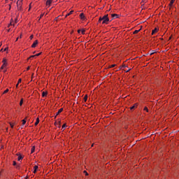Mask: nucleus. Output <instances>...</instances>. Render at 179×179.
I'll list each match as a JSON object with an SVG mask.
<instances>
[{
	"label": "nucleus",
	"instance_id": "16",
	"mask_svg": "<svg viewBox=\"0 0 179 179\" xmlns=\"http://www.w3.org/2000/svg\"><path fill=\"white\" fill-rule=\"evenodd\" d=\"M139 31H141V29L136 30L134 31V34H138V33H139Z\"/></svg>",
	"mask_w": 179,
	"mask_h": 179
},
{
	"label": "nucleus",
	"instance_id": "52",
	"mask_svg": "<svg viewBox=\"0 0 179 179\" xmlns=\"http://www.w3.org/2000/svg\"><path fill=\"white\" fill-rule=\"evenodd\" d=\"M6 2H8V0H6Z\"/></svg>",
	"mask_w": 179,
	"mask_h": 179
},
{
	"label": "nucleus",
	"instance_id": "44",
	"mask_svg": "<svg viewBox=\"0 0 179 179\" xmlns=\"http://www.w3.org/2000/svg\"><path fill=\"white\" fill-rule=\"evenodd\" d=\"M17 86H19V83H17V84L16 85V87H17Z\"/></svg>",
	"mask_w": 179,
	"mask_h": 179
},
{
	"label": "nucleus",
	"instance_id": "22",
	"mask_svg": "<svg viewBox=\"0 0 179 179\" xmlns=\"http://www.w3.org/2000/svg\"><path fill=\"white\" fill-rule=\"evenodd\" d=\"M20 106H23V99H21L20 102Z\"/></svg>",
	"mask_w": 179,
	"mask_h": 179
},
{
	"label": "nucleus",
	"instance_id": "20",
	"mask_svg": "<svg viewBox=\"0 0 179 179\" xmlns=\"http://www.w3.org/2000/svg\"><path fill=\"white\" fill-rule=\"evenodd\" d=\"M8 92H9V89H6V90L3 92V94H5L8 93Z\"/></svg>",
	"mask_w": 179,
	"mask_h": 179
},
{
	"label": "nucleus",
	"instance_id": "50",
	"mask_svg": "<svg viewBox=\"0 0 179 179\" xmlns=\"http://www.w3.org/2000/svg\"><path fill=\"white\" fill-rule=\"evenodd\" d=\"M29 178V177H27L25 179H28Z\"/></svg>",
	"mask_w": 179,
	"mask_h": 179
},
{
	"label": "nucleus",
	"instance_id": "47",
	"mask_svg": "<svg viewBox=\"0 0 179 179\" xmlns=\"http://www.w3.org/2000/svg\"><path fill=\"white\" fill-rule=\"evenodd\" d=\"M17 20L16 19V20H15V23H17Z\"/></svg>",
	"mask_w": 179,
	"mask_h": 179
},
{
	"label": "nucleus",
	"instance_id": "18",
	"mask_svg": "<svg viewBox=\"0 0 179 179\" xmlns=\"http://www.w3.org/2000/svg\"><path fill=\"white\" fill-rule=\"evenodd\" d=\"M66 127V124H64L62 125V129H63V131H64Z\"/></svg>",
	"mask_w": 179,
	"mask_h": 179
},
{
	"label": "nucleus",
	"instance_id": "45",
	"mask_svg": "<svg viewBox=\"0 0 179 179\" xmlns=\"http://www.w3.org/2000/svg\"><path fill=\"white\" fill-rule=\"evenodd\" d=\"M30 8H31V4H29V9H30Z\"/></svg>",
	"mask_w": 179,
	"mask_h": 179
},
{
	"label": "nucleus",
	"instance_id": "21",
	"mask_svg": "<svg viewBox=\"0 0 179 179\" xmlns=\"http://www.w3.org/2000/svg\"><path fill=\"white\" fill-rule=\"evenodd\" d=\"M84 101H87V95L84 96Z\"/></svg>",
	"mask_w": 179,
	"mask_h": 179
},
{
	"label": "nucleus",
	"instance_id": "7",
	"mask_svg": "<svg viewBox=\"0 0 179 179\" xmlns=\"http://www.w3.org/2000/svg\"><path fill=\"white\" fill-rule=\"evenodd\" d=\"M37 170H38V166H34V173L36 174L37 173Z\"/></svg>",
	"mask_w": 179,
	"mask_h": 179
},
{
	"label": "nucleus",
	"instance_id": "43",
	"mask_svg": "<svg viewBox=\"0 0 179 179\" xmlns=\"http://www.w3.org/2000/svg\"><path fill=\"white\" fill-rule=\"evenodd\" d=\"M1 69H3V66H1Z\"/></svg>",
	"mask_w": 179,
	"mask_h": 179
},
{
	"label": "nucleus",
	"instance_id": "8",
	"mask_svg": "<svg viewBox=\"0 0 179 179\" xmlns=\"http://www.w3.org/2000/svg\"><path fill=\"white\" fill-rule=\"evenodd\" d=\"M51 3H52V0H48L46 1L47 6H50V5H51Z\"/></svg>",
	"mask_w": 179,
	"mask_h": 179
},
{
	"label": "nucleus",
	"instance_id": "31",
	"mask_svg": "<svg viewBox=\"0 0 179 179\" xmlns=\"http://www.w3.org/2000/svg\"><path fill=\"white\" fill-rule=\"evenodd\" d=\"M134 108H135V106L130 107V110H134Z\"/></svg>",
	"mask_w": 179,
	"mask_h": 179
},
{
	"label": "nucleus",
	"instance_id": "53",
	"mask_svg": "<svg viewBox=\"0 0 179 179\" xmlns=\"http://www.w3.org/2000/svg\"><path fill=\"white\" fill-rule=\"evenodd\" d=\"M1 51H3V49H1Z\"/></svg>",
	"mask_w": 179,
	"mask_h": 179
},
{
	"label": "nucleus",
	"instance_id": "6",
	"mask_svg": "<svg viewBox=\"0 0 179 179\" xmlns=\"http://www.w3.org/2000/svg\"><path fill=\"white\" fill-rule=\"evenodd\" d=\"M62 111H64V108H60L59 109L58 112L56 113V116L57 115H59V114H61V113H62Z\"/></svg>",
	"mask_w": 179,
	"mask_h": 179
},
{
	"label": "nucleus",
	"instance_id": "32",
	"mask_svg": "<svg viewBox=\"0 0 179 179\" xmlns=\"http://www.w3.org/2000/svg\"><path fill=\"white\" fill-rule=\"evenodd\" d=\"M84 173H85V176H89V173H87V172L86 171H84Z\"/></svg>",
	"mask_w": 179,
	"mask_h": 179
},
{
	"label": "nucleus",
	"instance_id": "2",
	"mask_svg": "<svg viewBox=\"0 0 179 179\" xmlns=\"http://www.w3.org/2000/svg\"><path fill=\"white\" fill-rule=\"evenodd\" d=\"M23 2V0H18L17 1V10H22V3Z\"/></svg>",
	"mask_w": 179,
	"mask_h": 179
},
{
	"label": "nucleus",
	"instance_id": "38",
	"mask_svg": "<svg viewBox=\"0 0 179 179\" xmlns=\"http://www.w3.org/2000/svg\"><path fill=\"white\" fill-rule=\"evenodd\" d=\"M82 30L78 29V33H81Z\"/></svg>",
	"mask_w": 179,
	"mask_h": 179
},
{
	"label": "nucleus",
	"instance_id": "3",
	"mask_svg": "<svg viewBox=\"0 0 179 179\" xmlns=\"http://www.w3.org/2000/svg\"><path fill=\"white\" fill-rule=\"evenodd\" d=\"M37 44H38V41H35L34 42V43L31 45V48H36V47H37Z\"/></svg>",
	"mask_w": 179,
	"mask_h": 179
},
{
	"label": "nucleus",
	"instance_id": "29",
	"mask_svg": "<svg viewBox=\"0 0 179 179\" xmlns=\"http://www.w3.org/2000/svg\"><path fill=\"white\" fill-rule=\"evenodd\" d=\"M36 55V57H38V56L41 55V52L38 53V54H36V55Z\"/></svg>",
	"mask_w": 179,
	"mask_h": 179
},
{
	"label": "nucleus",
	"instance_id": "41",
	"mask_svg": "<svg viewBox=\"0 0 179 179\" xmlns=\"http://www.w3.org/2000/svg\"><path fill=\"white\" fill-rule=\"evenodd\" d=\"M8 50V48H6L3 51H6Z\"/></svg>",
	"mask_w": 179,
	"mask_h": 179
},
{
	"label": "nucleus",
	"instance_id": "17",
	"mask_svg": "<svg viewBox=\"0 0 179 179\" xmlns=\"http://www.w3.org/2000/svg\"><path fill=\"white\" fill-rule=\"evenodd\" d=\"M42 96H43V97H45V96H47V92H43L42 93Z\"/></svg>",
	"mask_w": 179,
	"mask_h": 179
},
{
	"label": "nucleus",
	"instance_id": "34",
	"mask_svg": "<svg viewBox=\"0 0 179 179\" xmlns=\"http://www.w3.org/2000/svg\"><path fill=\"white\" fill-rule=\"evenodd\" d=\"M81 33H82V34H85V30H81Z\"/></svg>",
	"mask_w": 179,
	"mask_h": 179
},
{
	"label": "nucleus",
	"instance_id": "14",
	"mask_svg": "<svg viewBox=\"0 0 179 179\" xmlns=\"http://www.w3.org/2000/svg\"><path fill=\"white\" fill-rule=\"evenodd\" d=\"M17 159H18V161L22 160L23 159L22 156V155H19Z\"/></svg>",
	"mask_w": 179,
	"mask_h": 179
},
{
	"label": "nucleus",
	"instance_id": "40",
	"mask_svg": "<svg viewBox=\"0 0 179 179\" xmlns=\"http://www.w3.org/2000/svg\"><path fill=\"white\" fill-rule=\"evenodd\" d=\"M29 69H30V66L27 67V71H29Z\"/></svg>",
	"mask_w": 179,
	"mask_h": 179
},
{
	"label": "nucleus",
	"instance_id": "12",
	"mask_svg": "<svg viewBox=\"0 0 179 179\" xmlns=\"http://www.w3.org/2000/svg\"><path fill=\"white\" fill-rule=\"evenodd\" d=\"M34 150H36V147L33 146L31 149V153H34Z\"/></svg>",
	"mask_w": 179,
	"mask_h": 179
},
{
	"label": "nucleus",
	"instance_id": "27",
	"mask_svg": "<svg viewBox=\"0 0 179 179\" xmlns=\"http://www.w3.org/2000/svg\"><path fill=\"white\" fill-rule=\"evenodd\" d=\"M3 64H6V59H3Z\"/></svg>",
	"mask_w": 179,
	"mask_h": 179
},
{
	"label": "nucleus",
	"instance_id": "49",
	"mask_svg": "<svg viewBox=\"0 0 179 179\" xmlns=\"http://www.w3.org/2000/svg\"><path fill=\"white\" fill-rule=\"evenodd\" d=\"M20 38H22V35L20 36Z\"/></svg>",
	"mask_w": 179,
	"mask_h": 179
},
{
	"label": "nucleus",
	"instance_id": "48",
	"mask_svg": "<svg viewBox=\"0 0 179 179\" xmlns=\"http://www.w3.org/2000/svg\"><path fill=\"white\" fill-rule=\"evenodd\" d=\"M18 40H19V38H17L16 41H17Z\"/></svg>",
	"mask_w": 179,
	"mask_h": 179
},
{
	"label": "nucleus",
	"instance_id": "35",
	"mask_svg": "<svg viewBox=\"0 0 179 179\" xmlns=\"http://www.w3.org/2000/svg\"><path fill=\"white\" fill-rule=\"evenodd\" d=\"M29 38H30L31 40H33V35H31L30 37H29Z\"/></svg>",
	"mask_w": 179,
	"mask_h": 179
},
{
	"label": "nucleus",
	"instance_id": "54",
	"mask_svg": "<svg viewBox=\"0 0 179 179\" xmlns=\"http://www.w3.org/2000/svg\"><path fill=\"white\" fill-rule=\"evenodd\" d=\"M92 146H93V144L92 145Z\"/></svg>",
	"mask_w": 179,
	"mask_h": 179
},
{
	"label": "nucleus",
	"instance_id": "5",
	"mask_svg": "<svg viewBox=\"0 0 179 179\" xmlns=\"http://www.w3.org/2000/svg\"><path fill=\"white\" fill-rule=\"evenodd\" d=\"M157 31H159V29L155 28V29H153L152 31V36H153V34H155V33H157Z\"/></svg>",
	"mask_w": 179,
	"mask_h": 179
},
{
	"label": "nucleus",
	"instance_id": "36",
	"mask_svg": "<svg viewBox=\"0 0 179 179\" xmlns=\"http://www.w3.org/2000/svg\"><path fill=\"white\" fill-rule=\"evenodd\" d=\"M10 127H11V128H13V124L10 123Z\"/></svg>",
	"mask_w": 179,
	"mask_h": 179
},
{
	"label": "nucleus",
	"instance_id": "46",
	"mask_svg": "<svg viewBox=\"0 0 179 179\" xmlns=\"http://www.w3.org/2000/svg\"><path fill=\"white\" fill-rule=\"evenodd\" d=\"M9 6H10V7H9V10H10V8H11V6H10V5H9Z\"/></svg>",
	"mask_w": 179,
	"mask_h": 179
},
{
	"label": "nucleus",
	"instance_id": "39",
	"mask_svg": "<svg viewBox=\"0 0 179 179\" xmlns=\"http://www.w3.org/2000/svg\"><path fill=\"white\" fill-rule=\"evenodd\" d=\"M58 124H59V123L55 122V125H56V127H57V126H58Z\"/></svg>",
	"mask_w": 179,
	"mask_h": 179
},
{
	"label": "nucleus",
	"instance_id": "26",
	"mask_svg": "<svg viewBox=\"0 0 179 179\" xmlns=\"http://www.w3.org/2000/svg\"><path fill=\"white\" fill-rule=\"evenodd\" d=\"M115 66V64H112L110 66H109V68H114Z\"/></svg>",
	"mask_w": 179,
	"mask_h": 179
},
{
	"label": "nucleus",
	"instance_id": "11",
	"mask_svg": "<svg viewBox=\"0 0 179 179\" xmlns=\"http://www.w3.org/2000/svg\"><path fill=\"white\" fill-rule=\"evenodd\" d=\"M73 13V10H71L68 14L66 15L65 17H68V16H70V15H72Z\"/></svg>",
	"mask_w": 179,
	"mask_h": 179
},
{
	"label": "nucleus",
	"instance_id": "15",
	"mask_svg": "<svg viewBox=\"0 0 179 179\" xmlns=\"http://www.w3.org/2000/svg\"><path fill=\"white\" fill-rule=\"evenodd\" d=\"M13 166H16V169H19V166L17 165L16 162L13 161Z\"/></svg>",
	"mask_w": 179,
	"mask_h": 179
},
{
	"label": "nucleus",
	"instance_id": "30",
	"mask_svg": "<svg viewBox=\"0 0 179 179\" xmlns=\"http://www.w3.org/2000/svg\"><path fill=\"white\" fill-rule=\"evenodd\" d=\"M35 57H36V55H31V56L29 58V59H30V58H35Z\"/></svg>",
	"mask_w": 179,
	"mask_h": 179
},
{
	"label": "nucleus",
	"instance_id": "23",
	"mask_svg": "<svg viewBox=\"0 0 179 179\" xmlns=\"http://www.w3.org/2000/svg\"><path fill=\"white\" fill-rule=\"evenodd\" d=\"M144 110H145V111H147V113L149 112V109L148 108V107H145V108H144Z\"/></svg>",
	"mask_w": 179,
	"mask_h": 179
},
{
	"label": "nucleus",
	"instance_id": "28",
	"mask_svg": "<svg viewBox=\"0 0 179 179\" xmlns=\"http://www.w3.org/2000/svg\"><path fill=\"white\" fill-rule=\"evenodd\" d=\"M18 84L19 83H22V78H20L19 80H18V83H17Z\"/></svg>",
	"mask_w": 179,
	"mask_h": 179
},
{
	"label": "nucleus",
	"instance_id": "1",
	"mask_svg": "<svg viewBox=\"0 0 179 179\" xmlns=\"http://www.w3.org/2000/svg\"><path fill=\"white\" fill-rule=\"evenodd\" d=\"M102 24H108V22H110V19L108 18V15H105L102 17Z\"/></svg>",
	"mask_w": 179,
	"mask_h": 179
},
{
	"label": "nucleus",
	"instance_id": "42",
	"mask_svg": "<svg viewBox=\"0 0 179 179\" xmlns=\"http://www.w3.org/2000/svg\"><path fill=\"white\" fill-rule=\"evenodd\" d=\"M123 68H127V66H125V65H123Z\"/></svg>",
	"mask_w": 179,
	"mask_h": 179
},
{
	"label": "nucleus",
	"instance_id": "13",
	"mask_svg": "<svg viewBox=\"0 0 179 179\" xmlns=\"http://www.w3.org/2000/svg\"><path fill=\"white\" fill-rule=\"evenodd\" d=\"M174 1H176V0H171V1L170 3H169L170 8H171V6H173V3H174Z\"/></svg>",
	"mask_w": 179,
	"mask_h": 179
},
{
	"label": "nucleus",
	"instance_id": "9",
	"mask_svg": "<svg viewBox=\"0 0 179 179\" xmlns=\"http://www.w3.org/2000/svg\"><path fill=\"white\" fill-rule=\"evenodd\" d=\"M80 17L82 20H85V14L83 13H81L80 14Z\"/></svg>",
	"mask_w": 179,
	"mask_h": 179
},
{
	"label": "nucleus",
	"instance_id": "51",
	"mask_svg": "<svg viewBox=\"0 0 179 179\" xmlns=\"http://www.w3.org/2000/svg\"><path fill=\"white\" fill-rule=\"evenodd\" d=\"M153 55V53H151V54H150V55Z\"/></svg>",
	"mask_w": 179,
	"mask_h": 179
},
{
	"label": "nucleus",
	"instance_id": "10",
	"mask_svg": "<svg viewBox=\"0 0 179 179\" xmlns=\"http://www.w3.org/2000/svg\"><path fill=\"white\" fill-rule=\"evenodd\" d=\"M40 122V119L38 117L36 118V121L34 124L35 126L38 125V123Z\"/></svg>",
	"mask_w": 179,
	"mask_h": 179
},
{
	"label": "nucleus",
	"instance_id": "37",
	"mask_svg": "<svg viewBox=\"0 0 179 179\" xmlns=\"http://www.w3.org/2000/svg\"><path fill=\"white\" fill-rule=\"evenodd\" d=\"M43 16H44V13L41 15L40 19H41V17H43Z\"/></svg>",
	"mask_w": 179,
	"mask_h": 179
},
{
	"label": "nucleus",
	"instance_id": "24",
	"mask_svg": "<svg viewBox=\"0 0 179 179\" xmlns=\"http://www.w3.org/2000/svg\"><path fill=\"white\" fill-rule=\"evenodd\" d=\"M26 124V119L22 120V125Z\"/></svg>",
	"mask_w": 179,
	"mask_h": 179
},
{
	"label": "nucleus",
	"instance_id": "25",
	"mask_svg": "<svg viewBox=\"0 0 179 179\" xmlns=\"http://www.w3.org/2000/svg\"><path fill=\"white\" fill-rule=\"evenodd\" d=\"M57 127H58V128H61V122H59Z\"/></svg>",
	"mask_w": 179,
	"mask_h": 179
},
{
	"label": "nucleus",
	"instance_id": "19",
	"mask_svg": "<svg viewBox=\"0 0 179 179\" xmlns=\"http://www.w3.org/2000/svg\"><path fill=\"white\" fill-rule=\"evenodd\" d=\"M103 22V19H101V17H99L98 22L101 23Z\"/></svg>",
	"mask_w": 179,
	"mask_h": 179
},
{
	"label": "nucleus",
	"instance_id": "33",
	"mask_svg": "<svg viewBox=\"0 0 179 179\" xmlns=\"http://www.w3.org/2000/svg\"><path fill=\"white\" fill-rule=\"evenodd\" d=\"M2 66H3V68H5V66H6V64H5V63H3V65H2Z\"/></svg>",
	"mask_w": 179,
	"mask_h": 179
},
{
	"label": "nucleus",
	"instance_id": "4",
	"mask_svg": "<svg viewBox=\"0 0 179 179\" xmlns=\"http://www.w3.org/2000/svg\"><path fill=\"white\" fill-rule=\"evenodd\" d=\"M111 16H112V20H113V19H118L117 14H111Z\"/></svg>",
	"mask_w": 179,
	"mask_h": 179
}]
</instances>
